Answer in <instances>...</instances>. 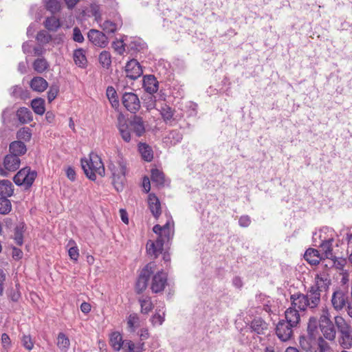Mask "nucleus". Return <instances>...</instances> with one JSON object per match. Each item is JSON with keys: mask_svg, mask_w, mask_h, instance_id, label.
I'll use <instances>...</instances> for the list:
<instances>
[{"mask_svg": "<svg viewBox=\"0 0 352 352\" xmlns=\"http://www.w3.org/2000/svg\"><path fill=\"white\" fill-rule=\"evenodd\" d=\"M328 241H334L333 231L331 228L324 227L313 234V243L314 246L316 244L323 243Z\"/></svg>", "mask_w": 352, "mask_h": 352, "instance_id": "13", "label": "nucleus"}, {"mask_svg": "<svg viewBox=\"0 0 352 352\" xmlns=\"http://www.w3.org/2000/svg\"><path fill=\"white\" fill-rule=\"evenodd\" d=\"M27 151V148L23 142L17 140L12 142L9 145V153L15 155L19 157L23 155Z\"/></svg>", "mask_w": 352, "mask_h": 352, "instance_id": "21", "label": "nucleus"}, {"mask_svg": "<svg viewBox=\"0 0 352 352\" xmlns=\"http://www.w3.org/2000/svg\"><path fill=\"white\" fill-rule=\"evenodd\" d=\"M12 209V204L8 198L0 197V214H7Z\"/></svg>", "mask_w": 352, "mask_h": 352, "instance_id": "49", "label": "nucleus"}, {"mask_svg": "<svg viewBox=\"0 0 352 352\" xmlns=\"http://www.w3.org/2000/svg\"><path fill=\"white\" fill-rule=\"evenodd\" d=\"M144 343H140L138 346L130 340H125V343L122 349H124V352H143L144 351Z\"/></svg>", "mask_w": 352, "mask_h": 352, "instance_id": "33", "label": "nucleus"}, {"mask_svg": "<svg viewBox=\"0 0 352 352\" xmlns=\"http://www.w3.org/2000/svg\"><path fill=\"white\" fill-rule=\"evenodd\" d=\"M70 258L74 261H78L79 256V251L77 246L71 247L68 250Z\"/></svg>", "mask_w": 352, "mask_h": 352, "instance_id": "55", "label": "nucleus"}, {"mask_svg": "<svg viewBox=\"0 0 352 352\" xmlns=\"http://www.w3.org/2000/svg\"><path fill=\"white\" fill-rule=\"evenodd\" d=\"M330 314L329 310L327 308H323L322 310V314L318 320L319 327H322L324 325H327L332 322L330 320Z\"/></svg>", "mask_w": 352, "mask_h": 352, "instance_id": "50", "label": "nucleus"}, {"mask_svg": "<svg viewBox=\"0 0 352 352\" xmlns=\"http://www.w3.org/2000/svg\"><path fill=\"white\" fill-rule=\"evenodd\" d=\"M151 179L153 183H155L159 188H162L166 184L164 173L157 168L151 169Z\"/></svg>", "mask_w": 352, "mask_h": 352, "instance_id": "27", "label": "nucleus"}, {"mask_svg": "<svg viewBox=\"0 0 352 352\" xmlns=\"http://www.w3.org/2000/svg\"><path fill=\"white\" fill-rule=\"evenodd\" d=\"M1 342L3 347L10 345V338L7 333H4L1 335Z\"/></svg>", "mask_w": 352, "mask_h": 352, "instance_id": "63", "label": "nucleus"}, {"mask_svg": "<svg viewBox=\"0 0 352 352\" xmlns=\"http://www.w3.org/2000/svg\"><path fill=\"white\" fill-rule=\"evenodd\" d=\"M33 68L38 74H42L49 68V63L47 60L42 57L36 59L33 63Z\"/></svg>", "mask_w": 352, "mask_h": 352, "instance_id": "36", "label": "nucleus"}, {"mask_svg": "<svg viewBox=\"0 0 352 352\" xmlns=\"http://www.w3.org/2000/svg\"><path fill=\"white\" fill-rule=\"evenodd\" d=\"M124 38H126V36H123L122 38H116L112 43V47L118 54L122 55L125 52V47L126 45L124 43Z\"/></svg>", "mask_w": 352, "mask_h": 352, "instance_id": "45", "label": "nucleus"}, {"mask_svg": "<svg viewBox=\"0 0 352 352\" xmlns=\"http://www.w3.org/2000/svg\"><path fill=\"white\" fill-rule=\"evenodd\" d=\"M24 92L27 93L28 91H24L23 90V89L19 86H14L12 87V95L15 97H17V96L22 97L23 94Z\"/></svg>", "mask_w": 352, "mask_h": 352, "instance_id": "61", "label": "nucleus"}, {"mask_svg": "<svg viewBox=\"0 0 352 352\" xmlns=\"http://www.w3.org/2000/svg\"><path fill=\"white\" fill-rule=\"evenodd\" d=\"M138 151L141 154L142 158L148 162L153 159V151L152 148L146 143L140 142L138 144Z\"/></svg>", "mask_w": 352, "mask_h": 352, "instance_id": "26", "label": "nucleus"}, {"mask_svg": "<svg viewBox=\"0 0 352 352\" xmlns=\"http://www.w3.org/2000/svg\"><path fill=\"white\" fill-rule=\"evenodd\" d=\"M125 72L127 78L134 80L142 75L143 70L137 60L131 59L125 65Z\"/></svg>", "mask_w": 352, "mask_h": 352, "instance_id": "12", "label": "nucleus"}, {"mask_svg": "<svg viewBox=\"0 0 352 352\" xmlns=\"http://www.w3.org/2000/svg\"><path fill=\"white\" fill-rule=\"evenodd\" d=\"M82 168L86 176L92 181L96 179V174L104 177L105 169L101 158L97 154H91L89 160H81Z\"/></svg>", "mask_w": 352, "mask_h": 352, "instance_id": "3", "label": "nucleus"}, {"mask_svg": "<svg viewBox=\"0 0 352 352\" xmlns=\"http://www.w3.org/2000/svg\"><path fill=\"white\" fill-rule=\"evenodd\" d=\"M89 41L95 46L104 48L108 43L109 40L104 33L98 30L91 29L87 34Z\"/></svg>", "mask_w": 352, "mask_h": 352, "instance_id": "11", "label": "nucleus"}, {"mask_svg": "<svg viewBox=\"0 0 352 352\" xmlns=\"http://www.w3.org/2000/svg\"><path fill=\"white\" fill-rule=\"evenodd\" d=\"M14 193V186L12 182L8 179L0 181V195L2 197L8 198Z\"/></svg>", "mask_w": 352, "mask_h": 352, "instance_id": "28", "label": "nucleus"}, {"mask_svg": "<svg viewBox=\"0 0 352 352\" xmlns=\"http://www.w3.org/2000/svg\"><path fill=\"white\" fill-rule=\"evenodd\" d=\"M46 9L55 14L60 10V0H43Z\"/></svg>", "mask_w": 352, "mask_h": 352, "instance_id": "39", "label": "nucleus"}, {"mask_svg": "<svg viewBox=\"0 0 352 352\" xmlns=\"http://www.w3.org/2000/svg\"><path fill=\"white\" fill-rule=\"evenodd\" d=\"M148 208L155 219H158L162 214L161 204L155 194H149L148 197Z\"/></svg>", "mask_w": 352, "mask_h": 352, "instance_id": "17", "label": "nucleus"}, {"mask_svg": "<svg viewBox=\"0 0 352 352\" xmlns=\"http://www.w3.org/2000/svg\"><path fill=\"white\" fill-rule=\"evenodd\" d=\"M164 243V240L163 239V236L162 235L158 236V237L155 240V241H153V243L157 248V250L161 252V253L163 251Z\"/></svg>", "mask_w": 352, "mask_h": 352, "instance_id": "59", "label": "nucleus"}, {"mask_svg": "<svg viewBox=\"0 0 352 352\" xmlns=\"http://www.w3.org/2000/svg\"><path fill=\"white\" fill-rule=\"evenodd\" d=\"M73 39L78 43H82L84 41V37L80 29L77 27L73 30Z\"/></svg>", "mask_w": 352, "mask_h": 352, "instance_id": "54", "label": "nucleus"}, {"mask_svg": "<svg viewBox=\"0 0 352 352\" xmlns=\"http://www.w3.org/2000/svg\"><path fill=\"white\" fill-rule=\"evenodd\" d=\"M108 168L111 173L112 184L118 192L124 188V182L126 173V163L122 156H118L116 162H110Z\"/></svg>", "mask_w": 352, "mask_h": 352, "instance_id": "4", "label": "nucleus"}, {"mask_svg": "<svg viewBox=\"0 0 352 352\" xmlns=\"http://www.w3.org/2000/svg\"><path fill=\"white\" fill-rule=\"evenodd\" d=\"M248 326L251 332L257 334H265L268 329V324L261 317H255Z\"/></svg>", "mask_w": 352, "mask_h": 352, "instance_id": "16", "label": "nucleus"}, {"mask_svg": "<svg viewBox=\"0 0 352 352\" xmlns=\"http://www.w3.org/2000/svg\"><path fill=\"white\" fill-rule=\"evenodd\" d=\"M139 317L137 314H131L127 318V326L130 332H134L139 324Z\"/></svg>", "mask_w": 352, "mask_h": 352, "instance_id": "44", "label": "nucleus"}, {"mask_svg": "<svg viewBox=\"0 0 352 352\" xmlns=\"http://www.w3.org/2000/svg\"><path fill=\"white\" fill-rule=\"evenodd\" d=\"M139 302L140 304L142 314H147L153 308L151 298L149 296L140 298L139 299Z\"/></svg>", "mask_w": 352, "mask_h": 352, "instance_id": "38", "label": "nucleus"}, {"mask_svg": "<svg viewBox=\"0 0 352 352\" xmlns=\"http://www.w3.org/2000/svg\"><path fill=\"white\" fill-rule=\"evenodd\" d=\"M150 336L148 330L147 329H142L140 333V340L143 341L147 340Z\"/></svg>", "mask_w": 352, "mask_h": 352, "instance_id": "64", "label": "nucleus"}, {"mask_svg": "<svg viewBox=\"0 0 352 352\" xmlns=\"http://www.w3.org/2000/svg\"><path fill=\"white\" fill-rule=\"evenodd\" d=\"M125 343V340H123L122 336L118 331H113L109 336V344L116 351H120Z\"/></svg>", "mask_w": 352, "mask_h": 352, "instance_id": "20", "label": "nucleus"}, {"mask_svg": "<svg viewBox=\"0 0 352 352\" xmlns=\"http://www.w3.org/2000/svg\"><path fill=\"white\" fill-rule=\"evenodd\" d=\"M347 300V292L343 289H338L335 291L332 295V306L336 311H340L346 305Z\"/></svg>", "mask_w": 352, "mask_h": 352, "instance_id": "14", "label": "nucleus"}, {"mask_svg": "<svg viewBox=\"0 0 352 352\" xmlns=\"http://www.w3.org/2000/svg\"><path fill=\"white\" fill-rule=\"evenodd\" d=\"M7 296L12 301L18 302L21 297L19 284L16 283L14 287L9 288L7 290Z\"/></svg>", "mask_w": 352, "mask_h": 352, "instance_id": "42", "label": "nucleus"}, {"mask_svg": "<svg viewBox=\"0 0 352 352\" xmlns=\"http://www.w3.org/2000/svg\"><path fill=\"white\" fill-rule=\"evenodd\" d=\"M43 45L38 44L37 46H35L33 49L34 55L36 56H41L45 52V49L43 47Z\"/></svg>", "mask_w": 352, "mask_h": 352, "instance_id": "58", "label": "nucleus"}, {"mask_svg": "<svg viewBox=\"0 0 352 352\" xmlns=\"http://www.w3.org/2000/svg\"><path fill=\"white\" fill-rule=\"evenodd\" d=\"M59 92V87L57 85H52L50 86L49 91H47V100L49 102L53 101Z\"/></svg>", "mask_w": 352, "mask_h": 352, "instance_id": "52", "label": "nucleus"}, {"mask_svg": "<svg viewBox=\"0 0 352 352\" xmlns=\"http://www.w3.org/2000/svg\"><path fill=\"white\" fill-rule=\"evenodd\" d=\"M335 324L340 333V344L344 349H349L352 346V336L350 326L341 316L334 318Z\"/></svg>", "mask_w": 352, "mask_h": 352, "instance_id": "5", "label": "nucleus"}, {"mask_svg": "<svg viewBox=\"0 0 352 352\" xmlns=\"http://www.w3.org/2000/svg\"><path fill=\"white\" fill-rule=\"evenodd\" d=\"M175 110L167 104L162 107L160 109V114L166 124H171V122L174 120L173 116Z\"/></svg>", "mask_w": 352, "mask_h": 352, "instance_id": "30", "label": "nucleus"}, {"mask_svg": "<svg viewBox=\"0 0 352 352\" xmlns=\"http://www.w3.org/2000/svg\"><path fill=\"white\" fill-rule=\"evenodd\" d=\"M291 307L304 311L307 309L314 310L320 302L318 296L314 292L307 291L306 294L296 293L290 296Z\"/></svg>", "mask_w": 352, "mask_h": 352, "instance_id": "2", "label": "nucleus"}, {"mask_svg": "<svg viewBox=\"0 0 352 352\" xmlns=\"http://www.w3.org/2000/svg\"><path fill=\"white\" fill-rule=\"evenodd\" d=\"M23 256V252L17 248L14 247L12 248V258L15 260H19Z\"/></svg>", "mask_w": 352, "mask_h": 352, "instance_id": "62", "label": "nucleus"}, {"mask_svg": "<svg viewBox=\"0 0 352 352\" xmlns=\"http://www.w3.org/2000/svg\"><path fill=\"white\" fill-rule=\"evenodd\" d=\"M16 116L20 122L25 124L33 120L32 112L26 107H21L17 110Z\"/></svg>", "mask_w": 352, "mask_h": 352, "instance_id": "29", "label": "nucleus"}, {"mask_svg": "<svg viewBox=\"0 0 352 352\" xmlns=\"http://www.w3.org/2000/svg\"><path fill=\"white\" fill-rule=\"evenodd\" d=\"M107 96L109 100L113 107L117 108L119 106V101L117 96V93L115 89L109 86L107 89Z\"/></svg>", "mask_w": 352, "mask_h": 352, "instance_id": "43", "label": "nucleus"}, {"mask_svg": "<svg viewBox=\"0 0 352 352\" xmlns=\"http://www.w3.org/2000/svg\"><path fill=\"white\" fill-rule=\"evenodd\" d=\"M333 241H328L323 243L316 244V247L320 249V252H322V255L325 258H330L333 256L332 254V245Z\"/></svg>", "mask_w": 352, "mask_h": 352, "instance_id": "35", "label": "nucleus"}, {"mask_svg": "<svg viewBox=\"0 0 352 352\" xmlns=\"http://www.w3.org/2000/svg\"><path fill=\"white\" fill-rule=\"evenodd\" d=\"M128 50L133 53L140 52L144 48V43L138 38H133L126 45Z\"/></svg>", "mask_w": 352, "mask_h": 352, "instance_id": "47", "label": "nucleus"}, {"mask_svg": "<svg viewBox=\"0 0 352 352\" xmlns=\"http://www.w3.org/2000/svg\"><path fill=\"white\" fill-rule=\"evenodd\" d=\"M285 321L294 325L295 327H297L300 320L299 311L291 307L285 311Z\"/></svg>", "mask_w": 352, "mask_h": 352, "instance_id": "22", "label": "nucleus"}, {"mask_svg": "<svg viewBox=\"0 0 352 352\" xmlns=\"http://www.w3.org/2000/svg\"><path fill=\"white\" fill-rule=\"evenodd\" d=\"M320 329L322 335L327 340L331 341L334 340L336 338V331L333 322L327 325L320 327Z\"/></svg>", "mask_w": 352, "mask_h": 352, "instance_id": "31", "label": "nucleus"}, {"mask_svg": "<svg viewBox=\"0 0 352 352\" xmlns=\"http://www.w3.org/2000/svg\"><path fill=\"white\" fill-rule=\"evenodd\" d=\"M98 61L102 67L109 69L111 65V56L108 51H102L98 57Z\"/></svg>", "mask_w": 352, "mask_h": 352, "instance_id": "41", "label": "nucleus"}, {"mask_svg": "<svg viewBox=\"0 0 352 352\" xmlns=\"http://www.w3.org/2000/svg\"><path fill=\"white\" fill-rule=\"evenodd\" d=\"M70 341L68 337L64 333H59L57 337V346L60 350L66 351L69 349Z\"/></svg>", "mask_w": 352, "mask_h": 352, "instance_id": "37", "label": "nucleus"}, {"mask_svg": "<svg viewBox=\"0 0 352 352\" xmlns=\"http://www.w3.org/2000/svg\"><path fill=\"white\" fill-rule=\"evenodd\" d=\"M37 175L35 170H32L30 167L26 166L19 170L13 177L16 185L24 186L25 189L30 188Z\"/></svg>", "mask_w": 352, "mask_h": 352, "instance_id": "6", "label": "nucleus"}, {"mask_svg": "<svg viewBox=\"0 0 352 352\" xmlns=\"http://www.w3.org/2000/svg\"><path fill=\"white\" fill-rule=\"evenodd\" d=\"M167 274L162 270L154 274L151 284L152 292L155 294L162 292L167 284Z\"/></svg>", "mask_w": 352, "mask_h": 352, "instance_id": "10", "label": "nucleus"}, {"mask_svg": "<svg viewBox=\"0 0 352 352\" xmlns=\"http://www.w3.org/2000/svg\"><path fill=\"white\" fill-rule=\"evenodd\" d=\"M117 128L125 142L131 140V131H133L138 138L142 137L146 132L143 118L135 114L127 122L124 116L120 113L118 117Z\"/></svg>", "mask_w": 352, "mask_h": 352, "instance_id": "1", "label": "nucleus"}, {"mask_svg": "<svg viewBox=\"0 0 352 352\" xmlns=\"http://www.w3.org/2000/svg\"><path fill=\"white\" fill-rule=\"evenodd\" d=\"M146 251L148 254L154 256V258H157L161 254V252L157 250V248L151 240H149L146 243Z\"/></svg>", "mask_w": 352, "mask_h": 352, "instance_id": "51", "label": "nucleus"}, {"mask_svg": "<svg viewBox=\"0 0 352 352\" xmlns=\"http://www.w3.org/2000/svg\"><path fill=\"white\" fill-rule=\"evenodd\" d=\"M159 83L153 75H146L143 78V87L144 90L152 95L158 90Z\"/></svg>", "mask_w": 352, "mask_h": 352, "instance_id": "18", "label": "nucleus"}, {"mask_svg": "<svg viewBox=\"0 0 352 352\" xmlns=\"http://www.w3.org/2000/svg\"><path fill=\"white\" fill-rule=\"evenodd\" d=\"M32 138L31 130L28 127H23L16 133V138L21 141L29 142Z\"/></svg>", "mask_w": 352, "mask_h": 352, "instance_id": "46", "label": "nucleus"}, {"mask_svg": "<svg viewBox=\"0 0 352 352\" xmlns=\"http://www.w3.org/2000/svg\"><path fill=\"white\" fill-rule=\"evenodd\" d=\"M36 39L38 44L45 45L51 41L52 36L47 31L41 30L37 33Z\"/></svg>", "mask_w": 352, "mask_h": 352, "instance_id": "48", "label": "nucleus"}, {"mask_svg": "<svg viewBox=\"0 0 352 352\" xmlns=\"http://www.w3.org/2000/svg\"><path fill=\"white\" fill-rule=\"evenodd\" d=\"M316 284L311 286L309 289V292H314L318 296V300H320V292L326 291L329 285L330 280H329L325 276L317 275L315 278Z\"/></svg>", "mask_w": 352, "mask_h": 352, "instance_id": "15", "label": "nucleus"}, {"mask_svg": "<svg viewBox=\"0 0 352 352\" xmlns=\"http://www.w3.org/2000/svg\"><path fill=\"white\" fill-rule=\"evenodd\" d=\"M22 344L28 351L32 350L34 346V344H33L31 337L30 336H23Z\"/></svg>", "mask_w": 352, "mask_h": 352, "instance_id": "53", "label": "nucleus"}, {"mask_svg": "<svg viewBox=\"0 0 352 352\" xmlns=\"http://www.w3.org/2000/svg\"><path fill=\"white\" fill-rule=\"evenodd\" d=\"M73 58L75 64L79 67L86 68L87 66V60L85 55V51L82 48H79L74 50Z\"/></svg>", "mask_w": 352, "mask_h": 352, "instance_id": "24", "label": "nucleus"}, {"mask_svg": "<svg viewBox=\"0 0 352 352\" xmlns=\"http://www.w3.org/2000/svg\"><path fill=\"white\" fill-rule=\"evenodd\" d=\"M122 19L120 16L115 19L113 21L107 20L100 25L103 31L107 33H114L122 26Z\"/></svg>", "mask_w": 352, "mask_h": 352, "instance_id": "19", "label": "nucleus"}, {"mask_svg": "<svg viewBox=\"0 0 352 352\" xmlns=\"http://www.w3.org/2000/svg\"><path fill=\"white\" fill-rule=\"evenodd\" d=\"M30 87L35 91L43 92L48 87V82L40 76L34 77L30 83Z\"/></svg>", "mask_w": 352, "mask_h": 352, "instance_id": "25", "label": "nucleus"}, {"mask_svg": "<svg viewBox=\"0 0 352 352\" xmlns=\"http://www.w3.org/2000/svg\"><path fill=\"white\" fill-rule=\"evenodd\" d=\"M121 101L126 109L131 113L135 114L141 107L140 99L133 92L123 93Z\"/></svg>", "mask_w": 352, "mask_h": 352, "instance_id": "8", "label": "nucleus"}, {"mask_svg": "<svg viewBox=\"0 0 352 352\" xmlns=\"http://www.w3.org/2000/svg\"><path fill=\"white\" fill-rule=\"evenodd\" d=\"M305 258L307 261L311 265H317L320 263V261L324 257L320 251L313 248H309L305 254Z\"/></svg>", "mask_w": 352, "mask_h": 352, "instance_id": "23", "label": "nucleus"}, {"mask_svg": "<svg viewBox=\"0 0 352 352\" xmlns=\"http://www.w3.org/2000/svg\"><path fill=\"white\" fill-rule=\"evenodd\" d=\"M25 225L23 222L19 223L14 228V239L18 245H22L23 243V233L25 232Z\"/></svg>", "mask_w": 352, "mask_h": 352, "instance_id": "32", "label": "nucleus"}, {"mask_svg": "<svg viewBox=\"0 0 352 352\" xmlns=\"http://www.w3.org/2000/svg\"><path fill=\"white\" fill-rule=\"evenodd\" d=\"M156 265L154 262L148 263L140 272L136 282L137 294L142 293L147 287L151 276L154 273Z\"/></svg>", "mask_w": 352, "mask_h": 352, "instance_id": "7", "label": "nucleus"}, {"mask_svg": "<svg viewBox=\"0 0 352 352\" xmlns=\"http://www.w3.org/2000/svg\"><path fill=\"white\" fill-rule=\"evenodd\" d=\"M164 321V316H161L160 314H156L151 318V322L153 325L159 324L161 325Z\"/></svg>", "mask_w": 352, "mask_h": 352, "instance_id": "56", "label": "nucleus"}, {"mask_svg": "<svg viewBox=\"0 0 352 352\" xmlns=\"http://www.w3.org/2000/svg\"><path fill=\"white\" fill-rule=\"evenodd\" d=\"M44 25L50 31H56L60 26L59 19L54 16L47 17L44 22Z\"/></svg>", "mask_w": 352, "mask_h": 352, "instance_id": "40", "label": "nucleus"}, {"mask_svg": "<svg viewBox=\"0 0 352 352\" xmlns=\"http://www.w3.org/2000/svg\"><path fill=\"white\" fill-rule=\"evenodd\" d=\"M31 107L35 113L42 116L45 111V100L41 98L33 99Z\"/></svg>", "mask_w": 352, "mask_h": 352, "instance_id": "34", "label": "nucleus"}, {"mask_svg": "<svg viewBox=\"0 0 352 352\" xmlns=\"http://www.w3.org/2000/svg\"><path fill=\"white\" fill-rule=\"evenodd\" d=\"M295 327L285 320H280L276 327V334L283 342L289 340L293 336V329Z\"/></svg>", "mask_w": 352, "mask_h": 352, "instance_id": "9", "label": "nucleus"}, {"mask_svg": "<svg viewBox=\"0 0 352 352\" xmlns=\"http://www.w3.org/2000/svg\"><path fill=\"white\" fill-rule=\"evenodd\" d=\"M318 320L316 317H311L309 320L307 330L309 331H314L317 327Z\"/></svg>", "mask_w": 352, "mask_h": 352, "instance_id": "57", "label": "nucleus"}, {"mask_svg": "<svg viewBox=\"0 0 352 352\" xmlns=\"http://www.w3.org/2000/svg\"><path fill=\"white\" fill-rule=\"evenodd\" d=\"M66 175L69 180L72 182L75 181L76 174L75 170L72 167L69 166L67 168Z\"/></svg>", "mask_w": 352, "mask_h": 352, "instance_id": "60", "label": "nucleus"}]
</instances>
